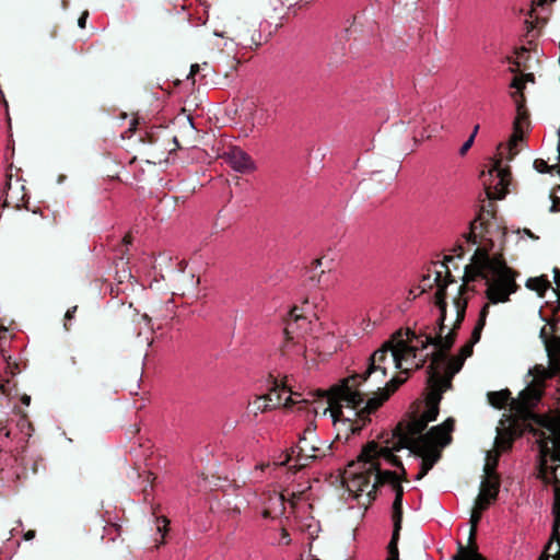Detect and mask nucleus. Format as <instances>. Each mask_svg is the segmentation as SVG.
Segmentation results:
<instances>
[{"mask_svg": "<svg viewBox=\"0 0 560 560\" xmlns=\"http://www.w3.org/2000/svg\"><path fill=\"white\" fill-rule=\"evenodd\" d=\"M513 86H515V88H517V89H518V88H520L518 82H517V81H514V82H513Z\"/></svg>", "mask_w": 560, "mask_h": 560, "instance_id": "nucleus-38", "label": "nucleus"}, {"mask_svg": "<svg viewBox=\"0 0 560 560\" xmlns=\"http://www.w3.org/2000/svg\"><path fill=\"white\" fill-rule=\"evenodd\" d=\"M269 395H271L273 399L278 400L277 407L281 405L290 406L301 401L300 395L292 393L283 382H276L273 387L270 389Z\"/></svg>", "mask_w": 560, "mask_h": 560, "instance_id": "nucleus-13", "label": "nucleus"}, {"mask_svg": "<svg viewBox=\"0 0 560 560\" xmlns=\"http://www.w3.org/2000/svg\"><path fill=\"white\" fill-rule=\"evenodd\" d=\"M230 166L238 173H249L256 168L255 162L242 150H232L226 155Z\"/></svg>", "mask_w": 560, "mask_h": 560, "instance_id": "nucleus-12", "label": "nucleus"}, {"mask_svg": "<svg viewBox=\"0 0 560 560\" xmlns=\"http://www.w3.org/2000/svg\"><path fill=\"white\" fill-rule=\"evenodd\" d=\"M442 270H435L433 275H428L422 279L421 288L425 290L431 287V282L436 283L435 304L438 306L459 304L466 302L464 298V284L455 280L441 279Z\"/></svg>", "mask_w": 560, "mask_h": 560, "instance_id": "nucleus-9", "label": "nucleus"}, {"mask_svg": "<svg viewBox=\"0 0 560 560\" xmlns=\"http://www.w3.org/2000/svg\"><path fill=\"white\" fill-rule=\"evenodd\" d=\"M455 560H482L481 556L472 550L460 549Z\"/></svg>", "mask_w": 560, "mask_h": 560, "instance_id": "nucleus-23", "label": "nucleus"}, {"mask_svg": "<svg viewBox=\"0 0 560 560\" xmlns=\"http://www.w3.org/2000/svg\"><path fill=\"white\" fill-rule=\"evenodd\" d=\"M199 71V65H192L191 68H190V75H194L195 73H197Z\"/></svg>", "mask_w": 560, "mask_h": 560, "instance_id": "nucleus-32", "label": "nucleus"}, {"mask_svg": "<svg viewBox=\"0 0 560 560\" xmlns=\"http://www.w3.org/2000/svg\"><path fill=\"white\" fill-rule=\"evenodd\" d=\"M528 128V119L526 112L522 109L521 107L517 108V115L513 122V130H520L523 131V133L526 132Z\"/></svg>", "mask_w": 560, "mask_h": 560, "instance_id": "nucleus-19", "label": "nucleus"}, {"mask_svg": "<svg viewBox=\"0 0 560 560\" xmlns=\"http://www.w3.org/2000/svg\"><path fill=\"white\" fill-rule=\"evenodd\" d=\"M277 402L278 400L273 399V397L268 393L265 395L256 396L253 400H250L248 402L247 410L249 413L257 416L277 407Z\"/></svg>", "mask_w": 560, "mask_h": 560, "instance_id": "nucleus-14", "label": "nucleus"}, {"mask_svg": "<svg viewBox=\"0 0 560 560\" xmlns=\"http://www.w3.org/2000/svg\"><path fill=\"white\" fill-rule=\"evenodd\" d=\"M481 277L487 282V298L490 303H503L515 291V282L511 270L495 256H489L478 249L471 262L465 267L464 282Z\"/></svg>", "mask_w": 560, "mask_h": 560, "instance_id": "nucleus-5", "label": "nucleus"}, {"mask_svg": "<svg viewBox=\"0 0 560 560\" xmlns=\"http://www.w3.org/2000/svg\"><path fill=\"white\" fill-rule=\"evenodd\" d=\"M8 329L3 326H0V339L4 338V335L7 334Z\"/></svg>", "mask_w": 560, "mask_h": 560, "instance_id": "nucleus-34", "label": "nucleus"}, {"mask_svg": "<svg viewBox=\"0 0 560 560\" xmlns=\"http://www.w3.org/2000/svg\"><path fill=\"white\" fill-rule=\"evenodd\" d=\"M560 560V544L556 542V539L550 537L544 553L538 560Z\"/></svg>", "mask_w": 560, "mask_h": 560, "instance_id": "nucleus-17", "label": "nucleus"}, {"mask_svg": "<svg viewBox=\"0 0 560 560\" xmlns=\"http://www.w3.org/2000/svg\"><path fill=\"white\" fill-rule=\"evenodd\" d=\"M317 306L316 299H305L300 305L293 307L284 329L283 346L285 348H296L298 352L303 353L307 345L316 338L322 328Z\"/></svg>", "mask_w": 560, "mask_h": 560, "instance_id": "nucleus-6", "label": "nucleus"}, {"mask_svg": "<svg viewBox=\"0 0 560 560\" xmlns=\"http://www.w3.org/2000/svg\"><path fill=\"white\" fill-rule=\"evenodd\" d=\"M489 307H490L489 304H486L482 307V310L480 311L479 320H478L477 326H476V328L474 330V337H475L476 340H478V338H479V336H478L479 330L482 329V327L485 326L486 317H487V315L489 313Z\"/></svg>", "mask_w": 560, "mask_h": 560, "instance_id": "nucleus-21", "label": "nucleus"}, {"mask_svg": "<svg viewBox=\"0 0 560 560\" xmlns=\"http://www.w3.org/2000/svg\"><path fill=\"white\" fill-rule=\"evenodd\" d=\"M553 273H555V276H553L555 283L557 285V289L560 291V271L555 269Z\"/></svg>", "mask_w": 560, "mask_h": 560, "instance_id": "nucleus-29", "label": "nucleus"}, {"mask_svg": "<svg viewBox=\"0 0 560 560\" xmlns=\"http://www.w3.org/2000/svg\"><path fill=\"white\" fill-rule=\"evenodd\" d=\"M23 401H24V404L28 405V404H30V397H25V398L23 399Z\"/></svg>", "mask_w": 560, "mask_h": 560, "instance_id": "nucleus-36", "label": "nucleus"}, {"mask_svg": "<svg viewBox=\"0 0 560 560\" xmlns=\"http://www.w3.org/2000/svg\"><path fill=\"white\" fill-rule=\"evenodd\" d=\"M478 126L475 127L472 135L475 136L477 133Z\"/></svg>", "mask_w": 560, "mask_h": 560, "instance_id": "nucleus-39", "label": "nucleus"}, {"mask_svg": "<svg viewBox=\"0 0 560 560\" xmlns=\"http://www.w3.org/2000/svg\"><path fill=\"white\" fill-rule=\"evenodd\" d=\"M438 307L440 325L434 336L422 327L394 334L371 355L364 374L339 381L313 404L314 417H328L337 436L347 440L365 425L369 415L406 380L396 376V371L407 374L418 370L429 357L433 360V352L442 360H451L445 351L454 342V330L464 317L466 302Z\"/></svg>", "mask_w": 560, "mask_h": 560, "instance_id": "nucleus-1", "label": "nucleus"}, {"mask_svg": "<svg viewBox=\"0 0 560 560\" xmlns=\"http://www.w3.org/2000/svg\"><path fill=\"white\" fill-rule=\"evenodd\" d=\"M291 541V538H290V535L289 533L285 530V529H281L280 533H279V539H278V542L280 545H289Z\"/></svg>", "mask_w": 560, "mask_h": 560, "instance_id": "nucleus-25", "label": "nucleus"}, {"mask_svg": "<svg viewBox=\"0 0 560 560\" xmlns=\"http://www.w3.org/2000/svg\"><path fill=\"white\" fill-rule=\"evenodd\" d=\"M536 422L542 428L537 440L540 450L539 475L553 487L555 493L551 537L560 544V415L536 417Z\"/></svg>", "mask_w": 560, "mask_h": 560, "instance_id": "nucleus-4", "label": "nucleus"}, {"mask_svg": "<svg viewBox=\"0 0 560 560\" xmlns=\"http://www.w3.org/2000/svg\"><path fill=\"white\" fill-rule=\"evenodd\" d=\"M305 529L307 530L310 537L315 538L318 535V533L320 532L319 522L314 518L307 520Z\"/></svg>", "mask_w": 560, "mask_h": 560, "instance_id": "nucleus-22", "label": "nucleus"}, {"mask_svg": "<svg viewBox=\"0 0 560 560\" xmlns=\"http://www.w3.org/2000/svg\"><path fill=\"white\" fill-rule=\"evenodd\" d=\"M471 352L472 347L469 343L462 347L459 353L456 357H452L451 360H442L439 353L433 352V360H431L429 371V393L425 410L411 422L407 424L399 423L392 432L382 434V438L388 441V444L401 440V450L408 448L421 457L420 471L416 476L418 480L428 474L440 459L441 450L451 443L454 421L448 418L443 423L431 428L424 435H418L429 422L436 419L439 413L438 405L442 393L448 388L452 377L460 371L464 361L471 355Z\"/></svg>", "mask_w": 560, "mask_h": 560, "instance_id": "nucleus-2", "label": "nucleus"}, {"mask_svg": "<svg viewBox=\"0 0 560 560\" xmlns=\"http://www.w3.org/2000/svg\"><path fill=\"white\" fill-rule=\"evenodd\" d=\"M530 374L534 375L532 384L520 393L517 399L512 401L515 418L509 420L508 425H505L504 421H501V427L498 428L495 443L499 446H501L506 439L511 440L522 433L518 420H525L530 416L529 409L534 407L540 398L541 383L545 378L550 376V372L542 366H536L530 371Z\"/></svg>", "mask_w": 560, "mask_h": 560, "instance_id": "nucleus-7", "label": "nucleus"}, {"mask_svg": "<svg viewBox=\"0 0 560 560\" xmlns=\"http://www.w3.org/2000/svg\"><path fill=\"white\" fill-rule=\"evenodd\" d=\"M388 549L389 557L387 558V560H398V550L394 540L389 542Z\"/></svg>", "mask_w": 560, "mask_h": 560, "instance_id": "nucleus-26", "label": "nucleus"}, {"mask_svg": "<svg viewBox=\"0 0 560 560\" xmlns=\"http://www.w3.org/2000/svg\"><path fill=\"white\" fill-rule=\"evenodd\" d=\"M214 35H215V36H219V37H223V33L214 32Z\"/></svg>", "mask_w": 560, "mask_h": 560, "instance_id": "nucleus-37", "label": "nucleus"}, {"mask_svg": "<svg viewBox=\"0 0 560 560\" xmlns=\"http://www.w3.org/2000/svg\"><path fill=\"white\" fill-rule=\"evenodd\" d=\"M327 450L328 446L318 440L315 427L308 425L287 462L293 463L294 467H303L308 460L324 456Z\"/></svg>", "mask_w": 560, "mask_h": 560, "instance_id": "nucleus-8", "label": "nucleus"}, {"mask_svg": "<svg viewBox=\"0 0 560 560\" xmlns=\"http://www.w3.org/2000/svg\"><path fill=\"white\" fill-rule=\"evenodd\" d=\"M560 201H553V205L551 207V211H558L559 210Z\"/></svg>", "mask_w": 560, "mask_h": 560, "instance_id": "nucleus-35", "label": "nucleus"}, {"mask_svg": "<svg viewBox=\"0 0 560 560\" xmlns=\"http://www.w3.org/2000/svg\"><path fill=\"white\" fill-rule=\"evenodd\" d=\"M488 180L485 184L489 185V188L493 189L490 194L491 197L501 199L506 192V188L510 184V172L500 161H495L491 168L488 171Z\"/></svg>", "mask_w": 560, "mask_h": 560, "instance_id": "nucleus-11", "label": "nucleus"}, {"mask_svg": "<svg viewBox=\"0 0 560 560\" xmlns=\"http://www.w3.org/2000/svg\"><path fill=\"white\" fill-rule=\"evenodd\" d=\"M273 505H278L279 506L278 512L281 513L282 512V497L276 498L273 501Z\"/></svg>", "mask_w": 560, "mask_h": 560, "instance_id": "nucleus-31", "label": "nucleus"}, {"mask_svg": "<svg viewBox=\"0 0 560 560\" xmlns=\"http://www.w3.org/2000/svg\"><path fill=\"white\" fill-rule=\"evenodd\" d=\"M392 486H393V488L396 491V498H395V501H394L395 517L399 518V516H400V509H401V502H402V488H401L398 479H397V482L392 485ZM397 525H398V520H396V526Z\"/></svg>", "mask_w": 560, "mask_h": 560, "instance_id": "nucleus-20", "label": "nucleus"}, {"mask_svg": "<svg viewBox=\"0 0 560 560\" xmlns=\"http://www.w3.org/2000/svg\"><path fill=\"white\" fill-rule=\"evenodd\" d=\"M474 143V135H471L462 145V148L459 149V153L463 155L465 154L469 149L470 147Z\"/></svg>", "mask_w": 560, "mask_h": 560, "instance_id": "nucleus-28", "label": "nucleus"}, {"mask_svg": "<svg viewBox=\"0 0 560 560\" xmlns=\"http://www.w3.org/2000/svg\"><path fill=\"white\" fill-rule=\"evenodd\" d=\"M525 133L520 130H513L505 149L510 158L516 155L523 148Z\"/></svg>", "mask_w": 560, "mask_h": 560, "instance_id": "nucleus-15", "label": "nucleus"}, {"mask_svg": "<svg viewBox=\"0 0 560 560\" xmlns=\"http://www.w3.org/2000/svg\"><path fill=\"white\" fill-rule=\"evenodd\" d=\"M534 167L539 173H545V172H547L549 170V166L542 160H536L534 162Z\"/></svg>", "mask_w": 560, "mask_h": 560, "instance_id": "nucleus-27", "label": "nucleus"}, {"mask_svg": "<svg viewBox=\"0 0 560 560\" xmlns=\"http://www.w3.org/2000/svg\"><path fill=\"white\" fill-rule=\"evenodd\" d=\"M494 466L495 459L491 462L490 458H488L487 464L485 465L486 478L481 481L480 492L476 500L477 508L479 510L487 509L498 493V480L493 471Z\"/></svg>", "mask_w": 560, "mask_h": 560, "instance_id": "nucleus-10", "label": "nucleus"}, {"mask_svg": "<svg viewBox=\"0 0 560 560\" xmlns=\"http://www.w3.org/2000/svg\"><path fill=\"white\" fill-rule=\"evenodd\" d=\"M482 511H483V510H479V509L477 508V502H476V503H475V506H474V510H472V512H471V516H470V522H471V524H472V527H475V526H476V524H477V522L480 520V515H481V512H482Z\"/></svg>", "mask_w": 560, "mask_h": 560, "instance_id": "nucleus-24", "label": "nucleus"}, {"mask_svg": "<svg viewBox=\"0 0 560 560\" xmlns=\"http://www.w3.org/2000/svg\"><path fill=\"white\" fill-rule=\"evenodd\" d=\"M401 445V440L388 444L382 435L368 442L342 475L343 499L348 503L355 502L358 506L366 508L374 499L378 486L396 483L397 475L383 466L398 465L395 452L400 451Z\"/></svg>", "mask_w": 560, "mask_h": 560, "instance_id": "nucleus-3", "label": "nucleus"}, {"mask_svg": "<svg viewBox=\"0 0 560 560\" xmlns=\"http://www.w3.org/2000/svg\"><path fill=\"white\" fill-rule=\"evenodd\" d=\"M75 306L72 308V310H69L67 313H66V318L68 319H71L72 316H73V313L75 312Z\"/></svg>", "mask_w": 560, "mask_h": 560, "instance_id": "nucleus-33", "label": "nucleus"}, {"mask_svg": "<svg viewBox=\"0 0 560 560\" xmlns=\"http://www.w3.org/2000/svg\"><path fill=\"white\" fill-rule=\"evenodd\" d=\"M509 396L508 390L493 392L488 394V400L493 407L501 408L508 402Z\"/></svg>", "mask_w": 560, "mask_h": 560, "instance_id": "nucleus-18", "label": "nucleus"}, {"mask_svg": "<svg viewBox=\"0 0 560 560\" xmlns=\"http://www.w3.org/2000/svg\"><path fill=\"white\" fill-rule=\"evenodd\" d=\"M526 285L528 289L536 291L539 296H544L545 292L550 288V282L545 276H540L528 279Z\"/></svg>", "mask_w": 560, "mask_h": 560, "instance_id": "nucleus-16", "label": "nucleus"}, {"mask_svg": "<svg viewBox=\"0 0 560 560\" xmlns=\"http://www.w3.org/2000/svg\"><path fill=\"white\" fill-rule=\"evenodd\" d=\"M86 19H88L86 13L82 14V16L79 19L78 24L81 28H83L85 26Z\"/></svg>", "mask_w": 560, "mask_h": 560, "instance_id": "nucleus-30", "label": "nucleus"}]
</instances>
